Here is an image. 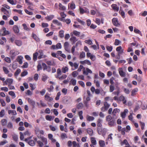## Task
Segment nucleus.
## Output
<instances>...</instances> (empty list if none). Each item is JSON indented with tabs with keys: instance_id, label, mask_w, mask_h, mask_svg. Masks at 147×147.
I'll list each match as a JSON object with an SVG mask.
<instances>
[{
	"instance_id": "5701e85b",
	"label": "nucleus",
	"mask_w": 147,
	"mask_h": 147,
	"mask_svg": "<svg viewBox=\"0 0 147 147\" xmlns=\"http://www.w3.org/2000/svg\"><path fill=\"white\" fill-rule=\"evenodd\" d=\"M119 73L121 77H125V73L123 71L122 69L120 68L119 70Z\"/></svg>"
},
{
	"instance_id": "c03bdc74",
	"label": "nucleus",
	"mask_w": 147,
	"mask_h": 147,
	"mask_svg": "<svg viewBox=\"0 0 147 147\" xmlns=\"http://www.w3.org/2000/svg\"><path fill=\"white\" fill-rule=\"evenodd\" d=\"M87 119L89 121H92L94 119V118L93 117L88 115L87 117Z\"/></svg>"
},
{
	"instance_id": "1a4fd4ad",
	"label": "nucleus",
	"mask_w": 147,
	"mask_h": 147,
	"mask_svg": "<svg viewBox=\"0 0 147 147\" xmlns=\"http://www.w3.org/2000/svg\"><path fill=\"white\" fill-rule=\"evenodd\" d=\"M128 111L127 109H125L123 112H121V116L122 118H125L126 114L128 113Z\"/></svg>"
},
{
	"instance_id": "3c124183",
	"label": "nucleus",
	"mask_w": 147,
	"mask_h": 147,
	"mask_svg": "<svg viewBox=\"0 0 147 147\" xmlns=\"http://www.w3.org/2000/svg\"><path fill=\"white\" fill-rule=\"evenodd\" d=\"M13 80L11 78H7L6 80V81L7 82V83L8 84H11L13 82Z\"/></svg>"
},
{
	"instance_id": "423d86ee",
	"label": "nucleus",
	"mask_w": 147,
	"mask_h": 147,
	"mask_svg": "<svg viewBox=\"0 0 147 147\" xmlns=\"http://www.w3.org/2000/svg\"><path fill=\"white\" fill-rule=\"evenodd\" d=\"M112 22L113 24L115 26H118L120 25L118 20L117 18H113L112 20Z\"/></svg>"
},
{
	"instance_id": "c85d7f7f",
	"label": "nucleus",
	"mask_w": 147,
	"mask_h": 147,
	"mask_svg": "<svg viewBox=\"0 0 147 147\" xmlns=\"http://www.w3.org/2000/svg\"><path fill=\"white\" fill-rule=\"evenodd\" d=\"M76 80L74 78H72L70 81V84H71L73 86H75L76 84Z\"/></svg>"
},
{
	"instance_id": "338daca9",
	"label": "nucleus",
	"mask_w": 147,
	"mask_h": 147,
	"mask_svg": "<svg viewBox=\"0 0 147 147\" xmlns=\"http://www.w3.org/2000/svg\"><path fill=\"white\" fill-rule=\"evenodd\" d=\"M0 102L1 105L4 107L5 105V103L4 100L3 99H0Z\"/></svg>"
},
{
	"instance_id": "6e6552de",
	"label": "nucleus",
	"mask_w": 147,
	"mask_h": 147,
	"mask_svg": "<svg viewBox=\"0 0 147 147\" xmlns=\"http://www.w3.org/2000/svg\"><path fill=\"white\" fill-rule=\"evenodd\" d=\"M39 53V55L38 57V59H40L41 58H44L46 57V56L44 55L43 51L42 50H40L38 51Z\"/></svg>"
},
{
	"instance_id": "72a5a7b5",
	"label": "nucleus",
	"mask_w": 147,
	"mask_h": 147,
	"mask_svg": "<svg viewBox=\"0 0 147 147\" xmlns=\"http://www.w3.org/2000/svg\"><path fill=\"white\" fill-rule=\"evenodd\" d=\"M49 77L47 75L43 74L42 76V80L44 82H45L48 78Z\"/></svg>"
},
{
	"instance_id": "4468645a",
	"label": "nucleus",
	"mask_w": 147,
	"mask_h": 147,
	"mask_svg": "<svg viewBox=\"0 0 147 147\" xmlns=\"http://www.w3.org/2000/svg\"><path fill=\"white\" fill-rule=\"evenodd\" d=\"M112 8L115 11H118L119 10V7L115 4H113L111 5Z\"/></svg>"
},
{
	"instance_id": "864d4df0",
	"label": "nucleus",
	"mask_w": 147,
	"mask_h": 147,
	"mask_svg": "<svg viewBox=\"0 0 147 147\" xmlns=\"http://www.w3.org/2000/svg\"><path fill=\"white\" fill-rule=\"evenodd\" d=\"M123 144H125L126 145V146H129V144L128 143L127 140L126 139L124 140L123 142L121 143L122 145Z\"/></svg>"
},
{
	"instance_id": "ea45409f",
	"label": "nucleus",
	"mask_w": 147,
	"mask_h": 147,
	"mask_svg": "<svg viewBox=\"0 0 147 147\" xmlns=\"http://www.w3.org/2000/svg\"><path fill=\"white\" fill-rule=\"evenodd\" d=\"M138 91V89L137 88H136L134 89L131 92V96H133L135 95L136 94V93Z\"/></svg>"
},
{
	"instance_id": "c756f323",
	"label": "nucleus",
	"mask_w": 147,
	"mask_h": 147,
	"mask_svg": "<svg viewBox=\"0 0 147 147\" xmlns=\"http://www.w3.org/2000/svg\"><path fill=\"white\" fill-rule=\"evenodd\" d=\"M13 30L14 32L16 33H18L19 32V30L18 26L14 25L13 27Z\"/></svg>"
},
{
	"instance_id": "58836bf2",
	"label": "nucleus",
	"mask_w": 147,
	"mask_h": 147,
	"mask_svg": "<svg viewBox=\"0 0 147 147\" xmlns=\"http://www.w3.org/2000/svg\"><path fill=\"white\" fill-rule=\"evenodd\" d=\"M134 114L132 113H130V115L128 116V119L129 120L131 121H132L134 123V121L133 120V117L132 115Z\"/></svg>"
},
{
	"instance_id": "20e7f679",
	"label": "nucleus",
	"mask_w": 147,
	"mask_h": 147,
	"mask_svg": "<svg viewBox=\"0 0 147 147\" xmlns=\"http://www.w3.org/2000/svg\"><path fill=\"white\" fill-rule=\"evenodd\" d=\"M19 53H20L18 51L14 49L11 50L10 52V54L12 57H15L18 55Z\"/></svg>"
},
{
	"instance_id": "c9c22d12",
	"label": "nucleus",
	"mask_w": 147,
	"mask_h": 147,
	"mask_svg": "<svg viewBox=\"0 0 147 147\" xmlns=\"http://www.w3.org/2000/svg\"><path fill=\"white\" fill-rule=\"evenodd\" d=\"M45 97L47 100L49 101H51L53 100V98L50 97L47 94L45 95Z\"/></svg>"
},
{
	"instance_id": "7c9ffc66",
	"label": "nucleus",
	"mask_w": 147,
	"mask_h": 147,
	"mask_svg": "<svg viewBox=\"0 0 147 147\" xmlns=\"http://www.w3.org/2000/svg\"><path fill=\"white\" fill-rule=\"evenodd\" d=\"M104 107L107 110H108V108H109L110 105L108 104L107 102H104Z\"/></svg>"
},
{
	"instance_id": "cd10ccee",
	"label": "nucleus",
	"mask_w": 147,
	"mask_h": 147,
	"mask_svg": "<svg viewBox=\"0 0 147 147\" xmlns=\"http://www.w3.org/2000/svg\"><path fill=\"white\" fill-rule=\"evenodd\" d=\"M7 127L10 129H12L13 128L12 123L10 122H9L7 125Z\"/></svg>"
},
{
	"instance_id": "412c9836",
	"label": "nucleus",
	"mask_w": 147,
	"mask_h": 147,
	"mask_svg": "<svg viewBox=\"0 0 147 147\" xmlns=\"http://www.w3.org/2000/svg\"><path fill=\"white\" fill-rule=\"evenodd\" d=\"M46 63L47 65H55V63L53 60L47 61Z\"/></svg>"
},
{
	"instance_id": "39448f33",
	"label": "nucleus",
	"mask_w": 147,
	"mask_h": 147,
	"mask_svg": "<svg viewBox=\"0 0 147 147\" xmlns=\"http://www.w3.org/2000/svg\"><path fill=\"white\" fill-rule=\"evenodd\" d=\"M69 44L68 42H65L64 44V47L65 50L69 53H70V49L69 48Z\"/></svg>"
},
{
	"instance_id": "f8f14e48",
	"label": "nucleus",
	"mask_w": 147,
	"mask_h": 147,
	"mask_svg": "<svg viewBox=\"0 0 147 147\" xmlns=\"http://www.w3.org/2000/svg\"><path fill=\"white\" fill-rule=\"evenodd\" d=\"M59 9L61 11H65L66 9V8L61 3H59Z\"/></svg>"
},
{
	"instance_id": "f704fd0d",
	"label": "nucleus",
	"mask_w": 147,
	"mask_h": 147,
	"mask_svg": "<svg viewBox=\"0 0 147 147\" xmlns=\"http://www.w3.org/2000/svg\"><path fill=\"white\" fill-rule=\"evenodd\" d=\"M87 132L90 136H92L93 134V131L91 128H88L87 129Z\"/></svg>"
},
{
	"instance_id": "a878e982",
	"label": "nucleus",
	"mask_w": 147,
	"mask_h": 147,
	"mask_svg": "<svg viewBox=\"0 0 147 147\" xmlns=\"http://www.w3.org/2000/svg\"><path fill=\"white\" fill-rule=\"evenodd\" d=\"M68 7H70L71 9H74L75 8V5L74 3L73 2L69 3L68 5Z\"/></svg>"
},
{
	"instance_id": "a19ab883",
	"label": "nucleus",
	"mask_w": 147,
	"mask_h": 147,
	"mask_svg": "<svg viewBox=\"0 0 147 147\" xmlns=\"http://www.w3.org/2000/svg\"><path fill=\"white\" fill-rule=\"evenodd\" d=\"M54 118V117L53 118L52 116H49V115H47L46 117V119L49 121H51L52 119H53Z\"/></svg>"
},
{
	"instance_id": "e2e57ef3",
	"label": "nucleus",
	"mask_w": 147,
	"mask_h": 147,
	"mask_svg": "<svg viewBox=\"0 0 147 147\" xmlns=\"http://www.w3.org/2000/svg\"><path fill=\"white\" fill-rule=\"evenodd\" d=\"M112 119L111 116L110 115L107 116L106 117V120L107 121H111Z\"/></svg>"
},
{
	"instance_id": "473e14b6",
	"label": "nucleus",
	"mask_w": 147,
	"mask_h": 147,
	"mask_svg": "<svg viewBox=\"0 0 147 147\" xmlns=\"http://www.w3.org/2000/svg\"><path fill=\"white\" fill-rule=\"evenodd\" d=\"M102 120L100 119H98L97 121V126L99 127H101L102 126Z\"/></svg>"
},
{
	"instance_id": "4c0bfd02",
	"label": "nucleus",
	"mask_w": 147,
	"mask_h": 147,
	"mask_svg": "<svg viewBox=\"0 0 147 147\" xmlns=\"http://www.w3.org/2000/svg\"><path fill=\"white\" fill-rule=\"evenodd\" d=\"M115 89V87L114 85H111L109 87V91L112 92Z\"/></svg>"
},
{
	"instance_id": "4be33fe9",
	"label": "nucleus",
	"mask_w": 147,
	"mask_h": 147,
	"mask_svg": "<svg viewBox=\"0 0 147 147\" xmlns=\"http://www.w3.org/2000/svg\"><path fill=\"white\" fill-rule=\"evenodd\" d=\"M23 57L22 56H19L18 57L17 59V60L18 62L20 64H21L23 62Z\"/></svg>"
},
{
	"instance_id": "774afa93",
	"label": "nucleus",
	"mask_w": 147,
	"mask_h": 147,
	"mask_svg": "<svg viewBox=\"0 0 147 147\" xmlns=\"http://www.w3.org/2000/svg\"><path fill=\"white\" fill-rule=\"evenodd\" d=\"M4 60L5 61L8 63H10L11 61L10 59V58L8 57H6L5 58Z\"/></svg>"
},
{
	"instance_id": "6e6d98bb",
	"label": "nucleus",
	"mask_w": 147,
	"mask_h": 147,
	"mask_svg": "<svg viewBox=\"0 0 147 147\" xmlns=\"http://www.w3.org/2000/svg\"><path fill=\"white\" fill-rule=\"evenodd\" d=\"M83 105L82 103H80L77 105V108L78 109H81L83 107Z\"/></svg>"
},
{
	"instance_id": "7ed1b4c3",
	"label": "nucleus",
	"mask_w": 147,
	"mask_h": 147,
	"mask_svg": "<svg viewBox=\"0 0 147 147\" xmlns=\"http://www.w3.org/2000/svg\"><path fill=\"white\" fill-rule=\"evenodd\" d=\"M83 74L86 75H88L89 74H92V71L88 68H86L85 69V68H84L83 70Z\"/></svg>"
},
{
	"instance_id": "603ef678",
	"label": "nucleus",
	"mask_w": 147,
	"mask_h": 147,
	"mask_svg": "<svg viewBox=\"0 0 147 147\" xmlns=\"http://www.w3.org/2000/svg\"><path fill=\"white\" fill-rule=\"evenodd\" d=\"M9 95L13 97V98H14L16 96L14 92L12 91H9Z\"/></svg>"
},
{
	"instance_id": "b1692460",
	"label": "nucleus",
	"mask_w": 147,
	"mask_h": 147,
	"mask_svg": "<svg viewBox=\"0 0 147 147\" xmlns=\"http://www.w3.org/2000/svg\"><path fill=\"white\" fill-rule=\"evenodd\" d=\"M15 42L16 45L19 47H20L22 45V42L20 40H16Z\"/></svg>"
},
{
	"instance_id": "0eeeda50",
	"label": "nucleus",
	"mask_w": 147,
	"mask_h": 147,
	"mask_svg": "<svg viewBox=\"0 0 147 147\" xmlns=\"http://www.w3.org/2000/svg\"><path fill=\"white\" fill-rule=\"evenodd\" d=\"M80 63L82 65H85L86 64L88 65H91V63L90 61L86 59L83 61H81L80 62Z\"/></svg>"
},
{
	"instance_id": "9d476101",
	"label": "nucleus",
	"mask_w": 147,
	"mask_h": 147,
	"mask_svg": "<svg viewBox=\"0 0 147 147\" xmlns=\"http://www.w3.org/2000/svg\"><path fill=\"white\" fill-rule=\"evenodd\" d=\"M121 101H123V103L124 104L126 103L127 102L125 97L122 95L119 98V102Z\"/></svg>"
},
{
	"instance_id": "13d9d810",
	"label": "nucleus",
	"mask_w": 147,
	"mask_h": 147,
	"mask_svg": "<svg viewBox=\"0 0 147 147\" xmlns=\"http://www.w3.org/2000/svg\"><path fill=\"white\" fill-rule=\"evenodd\" d=\"M85 57V53L83 51H82L80 54V57L81 58H84Z\"/></svg>"
},
{
	"instance_id": "bf43d9fd",
	"label": "nucleus",
	"mask_w": 147,
	"mask_h": 147,
	"mask_svg": "<svg viewBox=\"0 0 147 147\" xmlns=\"http://www.w3.org/2000/svg\"><path fill=\"white\" fill-rule=\"evenodd\" d=\"M121 41L119 40L118 39H116L115 40L114 45H118L121 43Z\"/></svg>"
},
{
	"instance_id": "ddd939ff",
	"label": "nucleus",
	"mask_w": 147,
	"mask_h": 147,
	"mask_svg": "<svg viewBox=\"0 0 147 147\" xmlns=\"http://www.w3.org/2000/svg\"><path fill=\"white\" fill-rule=\"evenodd\" d=\"M70 35L72 37L70 39V40L73 41L74 43L78 41V39L76 38L74 36H73V34L72 33H71Z\"/></svg>"
},
{
	"instance_id": "6ab92c4d",
	"label": "nucleus",
	"mask_w": 147,
	"mask_h": 147,
	"mask_svg": "<svg viewBox=\"0 0 147 147\" xmlns=\"http://www.w3.org/2000/svg\"><path fill=\"white\" fill-rule=\"evenodd\" d=\"M28 101L29 103L34 108L35 105V102L30 98L28 99Z\"/></svg>"
},
{
	"instance_id": "0e129e2a",
	"label": "nucleus",
	"mask_w": 147,
	"mask_h": 147,
	"mask_svg": "<svg viewBox=\"0 0 147 147\" xmlns=\"http://www.w3.org/2000/svg\"><path fill=\"white\" fill-rule=\"evenodd\" d=\"M5 115V110L4 109L2 110L0 112V117H3Z\"/></svg>"
},
{
	"instance_id": "9b49d317",
	"label": "nucleus",
	"mask_w": 147,
	"mask_h": 147,
	"mask_svg": "<svg viewBox=\"0 0 147 147\" xmlns=\"http://www.w3.org/2000/svg\"><path fill=\"white\" fill-rule=\"evenodd\" d=\"M1 10L3 13L4 14H5L7 17H9V12L5 8L2 7L1 8Z\"/></svg>"
},
{
	"instance_id": "5fc2aeb1",
	"label": "nucleus",
	"mask_w": 147,
	"mask_h": 147,
	"mask_svg": "<svg viewBox=\"0 0 147 147\" xmlns=\"http://www.w3.org/2000/svg\"><path fill=\"white\" fill-rule=\"evenodd\" d=\"M21 71V70L20 69H18L16 70V71H15V74H14V75L15 76H18L19 74H20V73Z\"/></svg>"
},
{
	"instance_id": "f257e3e1",
	"label": "nucleus",
	"mask_w": 147,
	"mask_h": 147,
	"mask_svg": "<svg viewBox=\"0 0 147 147\" xmlns=\"http://www.w3.org/2000/svg\"><path fill=\"white\" fill-rule=\"evenodd\" d=\"M41 141L38 140L37 143L39 147H43L44 144L46 145L47 144V140L46 138L44 137H41Z\"/></svg>"
},
{
	"instance_id": "f3484780",
	"label": "nucleus",
	"mask_w": 147,
	"mask_h": 147,
	"mask_svg": "<svg viewBox=\"0 0 147 147\" xmlns=\"http://www.w3.org/2000/svg\"><path fill=\"white\" fill-rule=\"evenodd\" d=\"M53 22L57 25V26H62V24L61 22H59V21H58V20H53Z\"/></svg>"
},
{
	"instance_id": "2eb2a0df",
	"label": "nucleus",
	"mask_w": 147,
	"mask_h": 147,
	"mask_svg": "<svg viewBox=\"0 0 147 147\" xmlns=\"http://www.w3.org/2000/svg\"><path fill=\"white\" fill-rule=\"evenodd\" d=\"M80 11L81 14H83L85 13H88L89 11L88 9H84L82 8H80Z\"/></svg>"
},
{
	"instance_id": "09e8293b",
	"label": "nucleus",
	"mask_w": 147,
	"mask_h": 147,
	"mask_svg": "<svg viewBox=\"0 0 147 147\" xmlns=\"http://www.w3.org/2000/svg\"><path fill=\"white\" fill-rule=\"evenodd\" d=\"M54 18V15H51L50 16H48L45 17V18L47 20H52Z\"/></svg>"
},
{
	"instance_id": "bb28decb",
	"label": "nucleus",
	"mask_w": 147,
	"mask_h": 147,
	"mask_svg": "<svg viewBox=\"0 0 147 147\" xmlns=\"http://www.w3.org/2000/svg\"><path fill=\"white\" fill-rule=\"evenodd\" d=\"M1 122L2 126H5L7 124V121L5 119H3L1 120Z\"/></svg>"
},
{
	"instance_id": "8fccbe9b",
	"label": "nucleus",
	"mask_w": 147,
	"mask_h": 147,
	"mask_svg": "<svg viewBox=\"0 0 147 147\" xmlns=\"http://www.w3.org/2000/svg\"><path fill=\"white\" fill-rule=\"evenodd\" d=\"M67 77V76L66 74H63L61 76L59 77V79L62 80L65 79Z\"/></svg>"
},
{
	"instance_id": "37998d69",
	"label": "nucleus",
	"mask_w": 147,
	"mask_h": 147,
	"mask_svg": "<svg viewBox=\"0 0 147 147\" xmlns=\"http://www.w3.org/2000/svg\"><path fill=\"white\" fill-rule=\"evenodd\" d=\"M120 110L117 108L113 110L112 112L113 114L114 115H115L116 113L120 112Z\"/></svg>"
},
{
	"instance_id": "e433bc0d",
	"label": "nucleus",
	"mask_w": 147,
	"mask_h": 147,
	"mask_svg": "<svg viewBox=\"0 0 147 147\" xmlns=\"http://www.w3.org/2000/svg\"><path fill=\"white\" fill-rule=\"evenodd\" d=\"M64 31L63 30H61L59 32V36L61 38H63L64 37Z\"/></svg>"
},
{
	"instance_id": "79ce46f5",
	"label": "nucleus",
	"mask_w": 147,
	"mask_h": 147,
	"mask_svg": "<svg viewBox=\"0 0 147 147\" xmlns=\"http://www.w3.org/2000/svg\"><path fill=\"white\" fill-rule=\"evenodd\" d=\"M38 53L37 52H36L33 54V59L34 61L36 60Z\"/></svg>"
},
{
	"instance_id": "de8ad7c7",
	"label": "nucleus",
	"mask_w": 147,
	"mask_h": 147,
	"mask_svg": "<svg viewBox=\"0 0 147 147\" xmlns=\"http://www.w3.org/2000/svg\"><path fill=\"white\" fill-rule=\"evenodd\" d=\"M99 144L101 147H104L105 145V142L103 140L100 141Z\"/></svg>"
},
{
	"instance_id": "052dcab7",
	"label": "nucleus",
	"mask_w": 147,
	"mask_h": 147,
	"mask_svg": "<svg viewBox=\"0 0 147 147\" xmlns=\"http://www.w3.org/2000/svg\"><path fill=\"white\" fill-rule=\"evenodd\" d=\"M115 123V121L113 120L110 121L108 123L109 125L111 126H114Z\"/></svg>"
},
{
	"instance_id": "dca6fc26",
	"label": "nucleus",
	"mask_w": 147,
	"mask_h": 147,
	"mask_svg": "<svg viewBox=\"0 0 147 147\" xmlns=\"http://www.w3.org/2000/svg\"><path fill=\"white\" fill-rule=\"evenodd\" d=\"M61 70L63 73L65 74L68 71L69 68L67 66H65L62 68Z\"/></svg>"
},
{
	"instance_id": "2f4dec72",
	"label": "nucleus",
	"mask_w": 147,
	"mask_h": 147,
	"mask_svg": "<svg viewBox=\"0 0 147 147\" xmlns=\"http://www.w3.org/2000/svg\"><path fill=\"white\" fill-rule=\"evenodd\" d=\"M7 1L12 5H16L17 3L16 0H7Z\"/></svg>"
},
{
	"instance_id": "680f3d73",
	"label": "nucleus",
	"mask_w": 147,
	"mask_h": 147,
	"mask_svg": "<svg viewBox=\"0 0 147 147\" xmlns=\"http://www.w3.org/2000/svg\"><path fill=\"white\" fill-rule=\"evenodd\" d=\"M91 140L92 144L94 145H96V141L94 138L92 137L91 138Z\"/></svg>"
},
{
	"instance_id": "69168bd1",
	"label": "nucleus",
	"mask_w": 147,
	"mask_h": 147,
	"mask_svg": "<svg viewBox=\"0 0 147 147\" xmlns=\"http://www.w3.org/2000/svg\"><path fill=\"white\" fill-rule=\"evenodd\" d=\"M28 66V63L27 62H25L24 63V65L22 66L23 68H27Z\"/></svg>"
},
{
	"instance_id": "49530a36",
	"label": "nucleus",
	"mask_w": 147,
	"mask_h": 147,
	"mask_svg": "<svg viewBox=\"0 0 147 147\" xmlns=\"http://www.w3.org/2000/svg\"><path fill=\"white\" fill-rule=\"evenodd\" d=\"M80 34V32L77 31L76 30H74L73 32V34L77 36H79Z\"/></svg>"
},
{
	"instance_id": "4d7b16f0",
	"label": "nucleus",
	"mask_w": 147,
	"mask_h": 147,
	"mask_svg": "<svg viewBox=\"0 0 147 147\" xmlns=\"http://www.w3.org/2000/svg\"><path fill=\"white\" fill-rule=\"evenodd\" d=\"M78 74V73L77 71H74L72 73V75L74 77H76Z\"/></svg>"
},
{
	"instance_id": "393cba45",
	"label": "nucleus",
	"mask_w": 147,
	"mask_h": 147,
	"mask_svg": "<svg viewBox=\"0 0 147 147\" xmlns=\"http://www.w3.org/2000/svg\"><path fill=\"white\" fill-rule=\"evenodd\" d=\"M8 113L10 115L11 114L12 115H17V113L16 111L13 110H9L8 111Z\"/></svg>"
},
{
	"instance_id": "f03ea898",
	"label": "nucleus",
	"mask_w": 147,
	"mask_h": 147,
	"mask_svg": "<svg viewBox=\"0 0 147 147\" xmlns=\"http://www.w3.org/2000/svg\"><path fill=\"white\" fill-rule=\"evenodd\" d=\"M9 34V32L6 30V29L5 28H3L1 30L0 32V36H4Z\"/></svg>"
},
{
	"instance_id": "a211bd4d",
	"label": "nucleus",
	"mask_w": 147,
	"mask_h": 147,
	"mask_svg": "<svg viewBox=\"0 0 147 147\" xmlns=\"http://www.w3.org/2000/svg\"><path fill=\"white\" fill-rule=\"evenodd\" d=\"M42 65L43 66V70L44 71L45 70H47V71L48 72H49L50 71V69H48V67L47 66V65L44 63H42Z\"/></svg>"
},
{
	"instance_id": "aec40b11",
	"label": "nucleus",
	"mask_w": 147,
	"mask_h": 147,
	"mask_svg": "<svg viewBox=\"0 0 147 147\" xmlns=\"http://www.w3.org/2000/svg\"><path fill=\"white\" fill-rule=\"evenodd\" d=\"M32 37L36 41L39 42L40 41L39 38L37 36L36 34L32 33Z\"/></svg>"
},
{
	"instance_id": "a18cd8bd",
	"label": "nucleus",
	"mask_w": 147,
	"mask_h": 147,
	"mask_svg": "<svg viewBox=\"0 0 147 147\" xmlns=\"http://www.w3.org/2000/svg\"><path fill=\"white\" fill-rule=\"evenodd\" d=\"M28 144L31 146H33L35 145V142L33 140H30L28 142Z\"/></svg>"
}]
</instances>
